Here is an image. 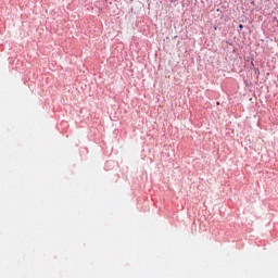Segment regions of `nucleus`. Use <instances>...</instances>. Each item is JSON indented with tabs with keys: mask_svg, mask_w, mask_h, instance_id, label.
Here are the masks:
<instances>
[{
	"mask_svg": "<svg viewBox=\"0 0 278 278\" xmlns=\"http://www.w3.org/2000/svg\"><path fill=\"white\" fill-rule=\"evenodd\" d=\"M242 27H243L242 24H240V25H239V28L242 29Z\"/></svg>",
	"mask_w": 278,
	"mask_h": 278,
	"instance_id": "nucleus-1",
	"label": "nucleus"
}]
</instances>
